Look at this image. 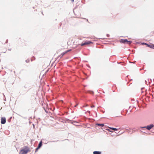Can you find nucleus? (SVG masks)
<instances>
[{
    "instance_id": "obj_11",
    "label": "nucleus",
    "mask_w": 154,
    "mask_h": 154,
    "mask_svg": "<svg viewBox=\"0 0 154 154\" xmlns=\"http://www.w3.org/2000/svg\"><path fill=\"white\" fill-rule=\"evenodd\" d=\"M109 128L111 129L112 130H114V131H117L118 130L116 128Z\"/></svg>"
},
{
    "instance_id": "obj_15",
    "label": "nucleus",
    "mask_w": 154,
    "mask_h": 154,
    "mask_svg": "<svg viewBox=\"0 0 154 154\" xmlns=\"http://www.w3.org/2000/svg\"><path fill=\"white\" fill-rule=\"evenodd\" d=\"M72 2H73L74 1V0H71Z\"/></svg>"
},
{
    "instance_id": "obj_9",
    "label": "nucleus",
    "mask_w": 154,
    "mask_h": 154,
    "mask_svg": "<svg viewBox=\"0 0 154 154\" xmlns=\"http://www.w3.org/2000/svg\"><path fill=\"white\" fill-rule=\"evenodd\" d=\"M94 154H100L101 152L99 151H95L93 152Z\"/></svg>"
},
{
    "instance_id": "obj_5",
    "label": "nucleus",
    "mask_w": 154,
    "mask_h": 154,
    "mask_svg": "<svg viewBox=\"0 0 154 154\" xmlns=\"http://www.w3.org/2000/svg\"><path fill=\"white\" fill-rule=\"evenodd\" d=\"M71 51V50H69L62 53L60 55V58H61L65 54H66L67 52L70 51Z\"/></svg>"
},
{
    "instance_id": "obj_13",
    "label": "nucleus",
    "mask_w": 154,
    "mask_h": 154,
    "mask_svg": "<svg viewBox=\"0 0 154 154\" xmlns=\"http://www.w3.org/2000/svg\"><path fill=\"white\" fill-rule=\"evenodd\" d=\"M26 62H28L29 61V60H26Z\"/></svg>"
},
{
    "instance_id": "obj_10",
    "label": "nucleus",
    "mask_w": 154,
    "mask_h": 154,
    "mask_svg": "<svg viewBox=\"0 0 154 154\" xmlns=\"http://www.w3.org/2000/svg\"><path fill=\"white\" fill-rule=\"evenodd\" d=\"M96 125H98V126H100L101 127H103L104 126V125L103 124H96Z\"/></svg>"
},
{
    "instance_id": "obj_12",
    "label": "nucleus",
    "mask_w": 154,
    "mask_h": 154,
    "mask_svg": "<svg viewBox=\"0 0 154 154\" xmlns=\"http://www.w3.org/2000/svg\"><path fill=\"white\" fill-rule=\"evenodd\" d=\"M90 93L91 94H93L94 93V92L93 91H91V92H90Z\"/></svg>"
},
{
    "instance_id": "obj_14",
    "label": "nucleus",
    "mask_w": 154,
    "mask_h": 154,
    "mask_svg": "<svg viewBox=\"0 0 154 154\" xmlns=\"http://www.w3.org/2000/svg\"><path fill=\"white\" fill-rule=\"evenodd\" d=\"M94 107V105H93V106H91V107H92H92Z\"/></svg>"
},
{
    "instance_id": "obj_6",
    "label": "nucleus",
    "mask_w": 154,
    "mask_h": 154,
    "mask_svg": "<svg viewBox=\"0 0 154 154\" xmlns=\"http://www.w3.org/2000/svg\"><path fill=\"white\" fill-rule=\"evenodd\" d=\"M153 126V125H150L146 126V129L148 130L151 129Z\"/></svg>"
},
{
    "instance_id": "obj_1",
    "label": "nucleus",
    "mask_w": 154,
    "mask_h": 154,
    "mask_svg": "<svg viewBox=\"0 0 154 154\" xmlns=\"http://www.w3.org/2000/svg\"><path fill=\"white\" fill-rule=\"evenodd\" d=\"M29 148L27 146H25L23 149H21L20 152V154H26L28 152H30Z\"/></svg>"
},
{
    "instance_id": "obj_7",
    "label": "nucleus",
    "mask_w": 154,
    "mask_h": 154,
    "mask_svg": "<svg viewBox=\"0 0 154 154\" xmlns=\"http://www.w3.org/2000/svg\"><path fill=\"white\" fill-rule=\"evenodd\" d=\"M42 141H41V142H40V143L38 146V147L36 148V150H37L38 149H39L42 146Z\"/></svg>"
},
{
    "instance_id": "obj_3",
    "label": "nucleus",
    "mask_w": 154,
    "mask_h": 154,
    "mask_svg": "<svg viewBox=\"0 0 154 154\" xmlns=\"http://www.w3.org/2000/svg\"><path fill=\"white\" fill-rule=\"evenodd\" d=\"M92 43V42L90 41H86L84 42V43H82L81 45L82 46H83L85 45H89Z\"/></svg>"
},
{
    "instance_id": "obj_16",
    "label": "nucleus",
    "mask_w": 154,
    "mask_h": 154,
    "mask_svg": "<svg viewBox=\"0 0 154 154\" xmlns=\"http://www.w3.org/2000/svg\"><path fill=\"white\" fill-rule=\"evenodd\" d=\"M146 127H143V128H145Z\"/></svg>"
},
{
    "instance_id": "obj_2",
    "label": "nucleus",
    "mask_w": 154,
    "mask_h": 154,
    "mask_svg": "<svg viewBox=\"0 0 154 154\" xmlns=\"http://www.w3.org/2000/svg\"><path fill=\"white\" fill-rule=\"evenodd\" d=\"M120 42L122 43H123L124 44L127 43L129 45L131 43V41H128L126 39H121L120 41Z\"/></svg>"
},
{
    "instance_id": "obj_8",
    "label": "nucleus",
    "mask_w": 154,
    "mask_h": 154,
    "mask_svg": "<svg viewBox=\"0 0 154 154\" xmlns=\"http://www.w3.org/2000/svg\"><path fill=\"white\" fill-rule=\"evenodd\" d=\"M145 44L147 45V46L151 48L154 49V45H148L145 43Z\"/></svg>"
},
{
    "instance_id": "obj_4",
    "label": "nucleus",
    "mask_w": 154,
    "mask_h": 154,
    "mask_svg": "<svg viewBox=\"0 0 154 154\" xmlns=\"http://www.w3.org/2000/svg\"><path fill=\"white\" fill-rule=\"evenodd\" d=\"M6 122V119L5 118H1V123L4 124Z\"/></svg>"
}]
</instances>
